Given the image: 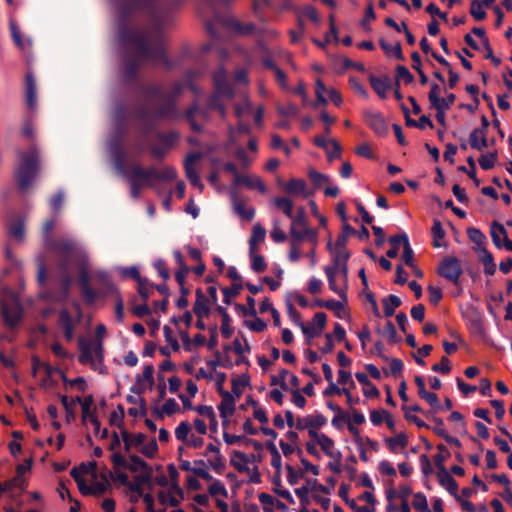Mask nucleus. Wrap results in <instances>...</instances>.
<instances>
[{"instance_id":"1","label":"nucleus","mask_w":512,"mask_h":512,"mask_svg":"<svg viewBox=\"0 0 512 512\" xmlns=\"http://www.w3.org/2000/svg\"><path fill=\"white\" fill-rule=\"evenodd\" d=\"M119 38L124 45H131L137 51V58H125L124 60L122 76L125 80H132L136 77L141 61L168 64L163 36L159 28L134 30L121 27Z\"/></svg>"},{"instance_id":"2","label":"nucleus","mask_w":512,"mask_h":512,"mask_svg":"<svg viewBox=\"0 0 512 512\" xmlns=\"http://www.w3.org/2000/svg\"><path fill=\"white\" fill-rule=\"evenodd\" d=\"M184 84L175 82L167 92L162 84H150L142 88L145 102L151 107H142L138 116L144 121L148 120H169L179 119L181 114L176 105V99L181 94Z\"/></svg>"},{"instance_id":"3","label":"nucleus","mask_w":512,"mask_h":512,"mask_svg":"<svg viewBox=\"0 0 512 512\" xmlns=\"http://www.w3.org/2000/svg\"><path fill=\"white\" fill-rule=\"evenodd\" d=\"M123 134L120 133L117 137L111 139L110 152L115 165L116 170L123 175L128 182H138L140 185L145 187H154V167L143 168L142 166L135 164L129 169L125 168V152L122 148Z\"/></svg>"},{"instance_id":"4","label":"nucleus","mask_w":512,"mask_h":512,"mask_svg":"<svg viewBox=\"0 0 512 512\" xmlns=\"http://www.w3.org/2000/svg\"><path fill=\"white\" fill-rule=\"evenodd\" d=\"M19 165L16 170V179L19 189L26 191L39 172V151L35 145L28 151H18Z\"/></svg>"},{"instance_id":"5","label":"nucleus","mask_w":512,"mask_h":512,"mask_svg":"<svg viewBox=\"0 0 512 512\" xmlns=\"http://www.w3.org/2000/svg\"><path fill=\"white\" fill-rule=\"evenodd\" d=\"M213 82L215 93L210 96L208 101L209 109H216L220 112L222 117H225L226 109L223 103L220 102V97L232 98L234 94L233 87L227 80V74L223 67H220L213 75Z\"/></svg>"},{"instance_id":"6","label":"nucleus","mask_w":512,"mask_h":512,"mask_svg":"<svg viewBox=\"0 0 512 512\" xmlns=\"http://www.w3.org/2000/svg\"><path fill=\"white\" fill-rule=\"evenodd\" d=\"M80 251L78 243L71 238H63L60 240L51 241V252L62 258L61 266L63 268L62 283L65 290L68 289L71 283V277L67 271L69 258Z\"/></svg>"},{"instance_id":"7","label":"nucleus","mask_w":512,"mask_h":512,"mask_svg":"<svg viewBox=\"0 0 512 512\" xmlns=\"http://www.w3.org/2000/svg\"><path fill=\"white\" fill-rule=\"evenodd\" d=\"M79 362L81 364H91L94 370H99L100 373H104L103 366V347L102 343L97 340H85L80 338L79 340Z\"/></svg>"},{"instance_id":"8","label":"nucleus","mask_w":512,"mask_h":512,"mask_svg":"<svg viewBox=\"0 0 512 512\" xmlns=\"http://www.w3.org/2000/svg\"><path fill=\"white\" fill-rule=\"evenodd\" d=\"M1 314L5 324L11 328L16 326L21 318L22 309L20 301L10 289H3Z\"/></svg>"},{"instance_id":"9","label":"nucleus","mask_w":512,"mask_h":512,"mask_svg":"<svg viewBox=\"0 0 512 512\" xmlns=\"http://www.w3.org/2000/svg\"><path fill=\"white\" fill-rule=\"evenodd\" d=\"M437 273L439 276L457 285L463 274L461 262L454 256L445 257L440 261Z\"/></svg>"},{"instance_id":"10","label":"nucleus","mask_w":512,"mask_h":512,"mask_svg":"<svg viewBox=\"0 0 512 512\" xmlns=\"http://www.w3.org/2000/svg\"><path fill=\"white\" fill-rule=\"evenodd\" d=\"M290 243L301 245L302 242L307 241L310 245L317 247L318 244V231L317 229L305 227L290 226Z\"/></svg>"},{"instance_id":"11","label":"nucleus","mask_w":512,"mask_h":512,"mask_svg":"<svg viewBox=\"0 0 512 512\" xmlns=\"http://www.w3.org/2000/svg\"><path fill=\"white\" fill-rule=\"evenodd\" d=\"M328 248L332 254V265L326 266L325 268H333V271H338L344 282L347 280L348 276V259L350 257V253L347 249H333L331 248V242H328Z\"/></svg>"},{"instance_id":"12","label":"nucleus","mask_w":512,"mask_h":512,"mask_svg":"<svg viewBox=\"0 0 512 512\" xmlns=\"http://www.w3.org/2000/svg\"><path fill=\"white\" fill-rule=\"evenodd\" d=\"M326 423L327 418L320 413H316L314 415L298 417L296 420V428L298 430H308V434L311 437L312 432H318L317 430L326 425Z\"/></svg>"},{"instance_id":"13","label":"nucleus","mask_w":512,"mask_h":512,"mask_svg":"<svg viewBox=\"0 0 512 512\" xmlns=\"http://www.w3.org/2000/svg\"><path fill=\"white\" fill-rule=\"evenodd\" d=\"M200 153H190L184 162L185 174L192 186L198 188L200 191L203 190L204 185L194 167V164L200 159Z\"/></svg>"},{"instance_id":"14","label":"nucleus","mask_w":512,"mask_h":512,"mask_svg":"<svg viewBox=\"0 0 512 512\" xmlns=\"http://www.w3.org/2000/svg\"><path fill=\"white\" fill-rule=\"evenodd\" d=\"M219 393L222 396V400L218 405L220 417L223 419V424L228 423L229 417H231L235 411V399L233 395L222 389L220 386Z\"/></svg>"},{"instance_id":"15","label":"nucleus","mask_w":512,"mask_h":512,"mask_svg":"<svg viewBox=\"0 0 512 512\" xmlns=\"http://www.w3.org/2000/svg\"><path fill=\"white\" fill-rule=\"evenodd\" d=\"M490 234L492 241L497 248H501L503 246L507 251H512V241L507 237V232L503 225L496 221L493 222Z\"/></svg>"},{"instance_id":"16","label":"nucleus","mask_w":512,"mask_h":512,"mask_svg":"<svg viewBox=\"0 0 512 512\" xmlns=\"http://www.w3.org/2000/svg\"><path fill=\"white\" fill-rule=\"evenodd\" d=\"M311 438L317 442L322 451L330 458H342V453L335 450L334 441L324 433L312 432Z\"/></svg>"},{"instance_id":"17","label":"nucleus","mask_w":512,"mask_h":512,"mask_svg":"<svg viewBox=\"0 0 512 512\" xmlns=\"http://www.w3.org/2000/svg\"><path fill=\"white\" fill-rule=\"evenodd\" d=\"M78 281L85 302L93 304L97 298V292L90 285V276L86 268L80 270Z\"/></svg>"},{"instance_id":"18","label":"nucleus","mask_w":512,"mask_h":512,"mask_svg":"<svg viewBox=\"0 0 512 512\" xmlns=\"http://www.w3.org/2000/svg\"><path fill=\"white\" fill-rule=\"evenodd\" d=\"M25 101L28 109L33 111L37 108V87L32 72H27L25 77Z\"/></svg>"},{"instance_id":"19","label":"nucleus","mask_w":512,"mask_h":512,"mask_svg":"<svg viewBox=\"0 0 512 512\" xmlns=\"http://www.w3.org/2000/svg\"><path fill=\"white\" fill-rule=\"evenodd\" d=\"M185 117L189 122L192 130L195 132H200L202 131V126L198 123V120H206L208 118V113L206 110L199 108V106L194 103L187 109Z\"/></svg>"},{"instance_id":"20","label":"nucleus","mask_w":512,"mask_h":512,"mask_svg":"<svg viewBox=\"0 0 512 512\" xmlns=\"http://www.w3.org/2000/svg\"><path fill=\"white\" fill-rule=\"evenodd\" d=\"M182 498V490L178 485H174L169 490H161L158 494L159 502L164 506L176 507Z\"/></svg>"},{"instance_id":"21","label":"nucleus","mask_w":512,"mask_h":512,"mask_svg":"<svg viewBox=\"0 0 512 512\" xmlns=\"http://www.w3.org/2000/svg\"><path fill=\"white\" fill-rule=\"evenodd\" d=\"M367 125L377 134L384 135L387 133V124L384 117L379 112L367 111L364 113Z\"/></svg>"},{"instance_id":"22","label":"nucleus","mask_w":512,"mask_h":512,"mask_svg":"<svg viewBox=\"0 0 512 512\" xmlns=\"http://www.w3.org/2000/svg\"><path fill=\"white\" fill-rule=\"evenodd\" d=\"M437 479L439 484L445 488L450 495L454 496L456 500H460V497L457 495L458 484L446 468L440 469V471L437 472Z\"/></svg>"},{"instance_id":"23","label":"nucleus","mask_w":512,"mask_h":512,"mask_svg":"<svg viewBox=\"0 0 512 512\" xmlns=\"http://www.w3.org/2000/svg\"><path fill=\"white\" fill-rule=\"evenodd\" d=\"M122 441L124 443V450L126 453H130L133 448L141 447L146 441V435L143 433H129L123 429L121 431Z\"/></svg>"},{"instance_id":"24","label":"nucleus","mask_w":512,"mask_h":512,"mask_svg":"<svg viewBox=\"0 0 512 512\" xmlns=\"http://www.w3.org/2000/svg\"><path fill=\"white\" fill-rule=\"evenodd\" d=\"M233 184L235 186L244 185L248 189H256L260 193L265 194L267 192L266 185L263 181L258 177H250L248 175H237L236 179L233 180Z\"/></svg>"},{"instance_id":"25","label":"nucleus","mask_w":512,"mask_h":512,"mask_svg":"<svg viewBox=\"0 0 512 512\" xmlns=\"http://www.w3.org/2000/svg\"><path fill=\"white\" fill-rule=\"evenodd\" d=\"M58 324L63 330L66 340L71 341L74 337L75 322L67 310L60 312Z\"/></svg>"},{"instance_id":"26","label":"nucleus","mask_w":512,"mask_h":512,"mask_svg":"<svg viewBox=\"0 0 512 512\" xmlns=\"http://www.w3.org/2000/svg\"><path fill=\"white\" fill-rule=\"evenodd\" d=\"M153 472L138 473L132 481H129L128 489L142 496L143 486L150 484Z\"/></svg>"},{"instance_id":"27","label":"nucleus","mask_w":512,"mask_h":512,"mask_svg":"<svg viewBox=\"0 0 512 512\" xmlns=\"http://www.w3.org/2000/svg\"><path fill=\"white\" fill-rule=\"evenodd\" d=\"M369 82L375 93L382 99L386 98L387 91L390 89V81L388 77H377L373 74L369 76Z\"/></svg>"},{"instance_id":"28","label":"nucleus","mask_w":512,"mask_h":512,"mask_svg":"<svg viewBox=\"0 0 512 512\" xmlns=\"http://www.w3.org/2000/svg\"><path fill=\"white\" fill-rule=\"evenodd\" d=\"M193 311L195 315L200 319L207 317L210 313V308L207 304V298L200 288L196 290V300L193 306Z\"/></svg>"},{"instance_id":"29","label":"nucleus","mask_w":512,"mask_h":512,"mask_svg":"<svg viewBox=\"0 0 512 512\" xmlns=\"http://www.w3.org/2000/svg\"><path fill=\"white\" fill-rule=\"evenodd\" d=\"M9 29L11 31V36L13 39V42L15 45L22 51H26L31 48L32 41L30 38H27L26 40L22 39L21 32L15 23L14 20L10 19L9 21Z\"/></svg>"},{"instance_id":"30","label":"nucleus","mask_w":512,"mask_h":512,"mask_svg":"<svg viewBox=\"0 0 512 512\" xmlns=\"http://www.w3.org/2000/svg\"><path fill=\"white\" fill-rule=\"evenodd\" d=\"M469 144L471 148L478 151H483L488 147L487 135L484 134L483 131L473 129L469 135Z\"/></svg>"},{"instance_id":"31","label":"nucleus","mask_w":512,"mask_h":512,"mask_svg":"<svg viewBox=\"0 0 512 512\" xmlns=\"http://www.w3.org/2000/svg\"><path fill=\"white\" fill-rule=\"evenodd\" d=\"M231 198L233 201L235 212L244 220H252L255 215V210L251 207L246 208L244 203L238 199L237 194L235 192H231Z\"/></svg>"},{"instance_id":"32","label":"nucleus","mask_w":512,"mask_h":512,"mask_svg":"<svg viewBox=\"0 0 512 512\" xmlns=\"http://www.w3.org/2000/svg\"><path fill=\"white\" fill-rule=\"evenodd\" d=\"M477 250L481 253L480 261L484 266L485 274L489 276L494 275L496 272V264L493 255L485 247L477 248Z\"/></svg>"},{"instance_id":"33","label":"nucleus","mask_w":512,"mask_h":512,"mask_svg":"<svg viewBox=\"0 0 512 512\" xmlns=\"http://www.w3.org/2000/svg\"><path fill=\"white\" fill-rule=\"evenodd\" d=\"M156 0H130L122 5L121 14L125 16L129 11L142 9V8H154Z\"/></svg>"},{"instance_id":"34","label":"nucleus","mask_w":512,"mask_h":512,"mask_svg":"<svg viewBox=\"0 0 512 512\" xmlns=\"http://www.w3.org/2000/svg\"><path fill=\"white\" fill-rule=\"evenodd\" d=\"M325 274L327 276L329 288L338 294V296L343 300L347 301V294L345 288H340L336 284V274H339L338 271H333V268H324Z\"/></svg>"},{"instance_id":"35","label":"nucleus","mask_w":512,"mask_h":512,"mask_svg":"<svg viewBox=\"0 0 512 512\" xmlns=\"http://www.w3.org/2000/svg\"><path fill=\"white\" fill-rule=\"evenodd\" d=\"M130 463H127L126 469L132 472L144 473V472H153L152 467L149 466L143 459L139 456L132 454L129 456Z\"/></svg>"},{"instance_id":"36","label":"nucleus","mask_w":512,"mask_h":512,"mask_svg":"<svg viewBox=\"0 0 512 512\" xmlns=\"http://www.w3.org/2000/svg\"><path fill=\"white\" fill-rule=\"evenodd\" d=\"M379 44H380V47L382 48V50L384 51V53L386 54V56H388V57L394 56L395 58H397L400 61L405 60V57L402 53V48H401L400 42H397L393 46L381 38L379 40Z\"/></svg>"},{"instance_id":"37","label":"nucleus","mask_w":512,"mask_h":512,"mask_svg":"<svg viewBox=\"0 0 512 512\" xmlns=\"http://www.w3.org/2000/svg\"><path fill=\"white\" fill-rule=\"evenodd\" d=\"M382 303H383L384 315L386 317H391L394 315L395 310L401 306L402 301L398 296L391 294V295L385 297L382 300Z\"/></svg>"},{"instance_id":"38","label":"nucleus","mask_w":512,"mask_h":512,"mask_svg":"<svg viewBox=\"0 0 512 512\" xmlns=\"http://www.w3.org/2000/svg\"><path fill=\"white\" fill-rule=\"evenodd\" d=\"M265 236L266 230L260 224H255L249 239V250H257V244L263 242Z\"/></svg>"},{"instance_id":"39","label":"nucleus","mask_w":512,"mask_h":512,"mask_svg":"<svg viewBox=\"0 0 512 512\" xmlns=\"http://www.w3.org/2000/svg\"><path fill=\"white\" fill-rule=\"evenodd\" d=\"M249 463L248 456L240 451H235L233 458L231 459V464L234 468L239 472H247L249 470L247 464Z\"/></svg>"},{"instance_id":"40","label":"nucleus","mask_w":512,"mask_h":512,"mask_svg":"<svg viewBox=\"0 0 512 512\" xmlns=\"http://www.w3.org/2000/svg\"><path fill=\"white\" fill-rule=\"evenodd\" d=\"M249 257L251 259V269L256 272H264L267 269V264L264 257L257 254L256 250H249Z\"/></svg>"},{"instance_id":"41","label":"nucleus","mask_w":512,"mask_h":512,"mask_svg":"<svg viewBox=\"0 0 512 512\" xmlns=\"http://www.w3.org/2000/svg\"><path fill=\"white\" fill-rule=\"evenodd\" d=\"M55 226V220L49 219L44 222L42 232H43V244L44 249L47 252H51V241L53 240L51 237V232Z\"/></svg>"},{"instance_id":"42","label":"nucleus","mask_w":512,"mask_h":512,"mask_svg":"<svg viewBox=\"0 0 512 512\" xmlns=\"http://www.w3.org/2000/svg\"><path fill=\"white\" fill-rule=\"evenodd\" d=\"M306 182L303 179H291L285 185V191L290 194H305Z\"/></svg>"},{"instance_id":"43","label":"nucleus","mask_w":512,"mask_h":512,"mask_svg":"<svg viewBox=\"0 0 512 512\" xmlns=\"http://www.w3.org/2000/svg\"><path fill=\"white\" fill-rule=\"evenodd\" d=\"M96 281L107 291L114 292L116 288L111 281L110 275L106 271H97L94 274Z\"/></svg>"},{"instance_id":"44","label":"nucleus","mask_w":512,"mask_h":512,"mask_svg":"<svg viewBox=\"0 0 512 512\" xmlns=\"http://www.w3.org/2000/svg\"><path fill=\"white\" fill-rule=\"evenodd\" d=\"M111 485L108 481V478L105 474L101 476L100 481H95L91 484V495L100 496L105 494L109 489Z\"/></svg>"},{"instance_id":"45","label":"nucleus","mask_w":512,"mask_h":512,"mask_svg":"<svg viewBox=\"0 0 512 512\" xmlns=\"http://www.w3.org/2000/svg\"><path fill=\"white\" fill-rule=\"evenodd\" d=\"M154 181H171L176 179L177 172L173 167H164L161 170L154 168Z\"/></svg>"},{"instance_id":"46","label":"nucleus","mask_w":512,"mask_h":512,"mask_svg":"<svg viewBox=\"0 0 512 512\" xmlns=\"http://www.w3.org/2000/svg\"><path fill=\"white\" fill-rule=\"evenodd\" d=\"M385 442L392 452H395L398 446L405 448L408 445V439L404 433H399L395 437L386 438Z\"/></svg>"},{"instance_id":"47","label":"nucleus","mask_w":512,"mask_h":512,"mask_svg":"<svg viewBox=\"0 0 512 512\" xmlns=\"http://www.w3.org/2000/svg\"><path fill=\"white\" fill-rule=\"evenodd\" d=\"M274 204L277 208L281 209L288 218H292L293 202L289 198L277 197L274 199Z\"/></svg>"},{"instance_id":"48","label":"nucleus","mask_w":512,"mask_h":512,"mask_svg":"<svg viewBox=\"0 0 512 512\" xmlns=\"http://www.w3.org/2000/svg\"><path fill=\"white\" fill-rule=\"evenodd\" d=\"M191 434V425L187 421H182L175 428V437L178 441L185 443Z\"/></svg>"},{"instance_id":"49","label":"nucleus","mask_w":512,"mask_h":512,"mask_svg":"<svg viewBox=\"0 0 512 512\" xmlns=\"http://www.w3.org/2000/svg\"><path fill=\"white\" fill-rule=\"evenodd\" d=\"M178 138L179 134L175 131H170L167 133L161 132L158 134V139L161 145L165 146L167 149L173 147Z\"/></svg>"},{"instance_id":"50","label":"nucleus","mask_w":512,"mask_h":512,"mask_svg":"<svg viewBox=\"0 0 512 512\" xmlns=\"http://www.w3.org/2000/svg\"><path fill=\"white\" fill-rule=\"evenodd\" d=\"M497 161V152H489L488 154H483L478 159L479 165L483 170H490L495 166Z\"/></svg>"},{"instance_id":"51","label":"nucleus","mask_w":512,"mask_h":512,"mask_svg":"<svg viewBox=\"0 0 512 512\" xmlns=\"http://www.w3.org/2000/svg\"><path fill=\"white\" fill-rule=\"evenodd\" d=\"M9 233L15 239L22 241L25 236L24 222L17 220L9 225Z\"/></svg>"},{"instance_id":"52","label":"nucleus","mask_w":512,"mask_h":512,"mask_svg":"<svg viewBox=\"0 0 512 512\" xmlns=\"http://www.w3.org/2000/svg\"><path fill=\"white\" fill-rule=\"evenodd\" d=\"M412 505L419 512H430L427 498L422 492L414 494Z\"/></svg>"},{"instance_id":"53","label":"nucleus","mask_w":512,"mask_h":512,"mask_svg":"<svg viewBox=\"0 0 512 512\" xmlns=\"http://www.w3.org/2000/svg\"><path fill=\"white\" fill-rule=\"evenodd\" d=\"M36 263L38 267L37 281L40 285L46 282V259L45 256L40 254L36 257Z\"/></svg>"},{"instance_id":"54","label":"nucleus","mask_w":512,"mask_h":512,"mask_svg":"<svg viewBox=\"0 0 512 512\" xmlns=\"http://www.w3.org/2000/svg\"><path fill=\"white\" fill-rule=\"evenodd\" d=\"M346 301L326 300L325 308L332 310L338 318H343L345 312L344 303Z\"/></svg>"},{"instance_id":"55","label":"nucleus","mask_w":512,"mask_h":512,"mask_svg":"<svg viewBox=\"0 0 512 512\" xmlns=\"http://www.w3.org/2000/svg\"><path fill=\"white\" fill-rule=\"evenodd\" d=\"M382 334L388 339V341L392 344L398 343L400 338L397 336V331L394 324L391 321H388L382 331Z\"/></svg>"},{"instance_id":"56","label":"nucleus","mask_w":512,"mask_h":512,"mask_svg":"<svg viewBox=\"0 0 512 512\" xmlns=\"http://www.w3.org/2000/svg\"><path fill=\"white\" fill-rule=\"evenodd\" d=\"M5 488L7 492H13L15 489H24L26 486V482L24 477H19L15 475L12 479L6 481Z\"/></svg>"},{"instance_id":"57","label":"nucleus","mask_w":512,"mask_h":512,"mask_svg":"<svg viewBox=\"0 0 512 512\" xmlns=\"http://www.w3.org/2000/svg\"><path fill=\"white\" fill-rule=\"evenodd\" d=\"M402 79L406 84H410L414 80V76L409 70L402 65L396 67V86H399V80Z\"/></svg>"},{"instance_id":"58","label":"nucleus","mask_w":512,"mask_h":512,"mask_svg":"<svg viewBox=\"0 0 512 512\" xmlns=\"http://www.w3.org/2000/svg\"><path fill=\"white\" fill-rule=\"evenodd\" d=\"M241 288H242V286L239 283H233L230 288H228V287L223 288L222 289L223 296H224L223 302L227 305L230 304L231 298L237 296L240 293Z\"/></svg>"},{"instance_id":"59","label":"nucleus","mask_w":512,"mask_h":512,"mask_svg":"<svg viewBox=\"0 0 512 512\" xmlns=\"http://www.w3.org/2000/svg\"><path fill=\"white\" fill-rule=\"evenodd\" d=\"M413 250L410 246L408 237L404 238V247H403V254L402 258L404 263L409 267H414V260H413Z\"/></svg>"},{"instance_id":"60","label":"nucleus","mask_w":512,"mask_h":512,"mask_svg":"<svg viewBox=\"0 0 512 512\" xmlns=\"http://www.w3.org/2000/svg\"><path fill=\"white\" fill-rule=\"evenodd\" d=\"M246 301H247V307H245L244 305H241V304H237L236 305L237 309L242 311V313L245 316H253V317L256 316L257 311L255 309V299L252 296H248Z\"/></svg>"},{"instance_id":"61","label":"nucleus","mask_w":512,"mask_h":512,"mask_svg":"<svg viewBox=\"0 0 512 512\" xmlns=\"http://www.w3.org/2000/svg\"><path fill=\"white\" fill-rule=\"evenodd\" d=\"M470 14L476 21H481L486 17V12L482 7V3L479 1H473L471 3Z\"/></svg>"},{"instance_id":"62","label":"nucleus","mask_w":512,"mask_h":512,"mask_svg":"<svg viewBox=\"0 0 512 512\" xmlns=\"http://www.w3.org/2000/svg\"><path fill=\"white\" fill-rule=\"evenodd\" d=\"M290 219L292 220L290 226H294V227L309 226L308 222L306 220L305 210L303 207L298 208L297 214L295 216L292 215V218H290Z\"/></svg>"},{"instance_id":"63","label":"nucleus","mask_w":512,"mask_h":512,"mask_svg":"<svg viewBox=\"0 0 512 512\" xmlns=\"http://www.w3.org/2000/svg\"><path fill=\"white\" fill-rule=\"evenodd\" d=\"M208 491L211 496L221 495L223 497H227V490L220 480H214L209 486Z\"/></svg>"},{"instance_id":"64","label":"nucleus","mask_w":512,"mask_h":512,"mask_svg":"<svg viewBox=\"0 0 512 512\" xmlns=\"http://www.w3.org/2000/svg\"><path fill=\"white\" fill-rule=\"evenodd\" d=\"M158 451V445L155 439H151L149 442L145 443L140 447V452L147 456L153 457Z\"/></svg>"}]
</instances>
